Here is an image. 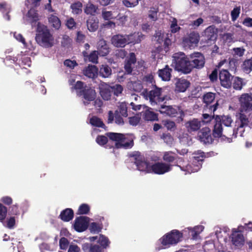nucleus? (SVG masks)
<instances>
[{"mask_svg": "<svg viewBox=\"0 0 252 252\" xmlns=\"http://www.w3.org/2000/svg\"><path fill=\"white\" fill-rule=\"evenodd\" d=\"M35 40L40 46L45 48L52 47L54 44V37L47 26L38 23Z\"/></svg>", "mask_w": 252, "mask_h": 252, "instance_id": "f257e3e1", "label": "nucleus"}, {"mask_svg": "<svg viewBox=\"0 0 252 252\" xmlns=\"http://www.w3.org/2000/svg\"><path fill=\"white\" fill-rule=\"evenodd\" d=\"M74 82V79L69 81V85L72 86L71 88L72 92L75 91L77 96L82 97L86 100L91 101L94 99V91L90 86L81 81H77L73 85Z\"/></svg>", "mask_w": 252, "mask_h": 252, "instance_id": "f03ea898", "label": "nucleus"}, {"mask_svg": "<svg viewBox=\"0 0 252 252\" xmlns=\"http://www.w3.org/2000/svg\"><path fill=\"white\" fill-rule=\"evenodd\" d=\"M173 62L176 70L188 74L191 71L190 61H189L184 53H176L173 55Z\"/></svg>", "mask_w": 252, "mask_h": 252, "instance_id": "7ed1b4c3", "label": "nucleus"}, {"mask_svg": "<svg viewBox=\"0 0 252 252\" xmlns=\"http://www.w3.org/2000/svg\"><path fill=\"white\" fill-rule=\"evenodd\" d=\"M182 237V234L177 230H173L161 237L159 242L161 246L157 249L158 250L164 249L170 247L171 245L176 244Z\"/></svg>", "mask_w": 252, "mask_h": 252, "instance_id": "20e7f679", "label": "nucleus"}, {"mask_svg": "<svg viewBox=\"0 0 252 252\" xmlns=\"http://www.w3.org/2000/svg\"><path fill=\"white\" fill-rule=\"evenodd\" d=\"M231 63V61L224 60L220 62L219 64V66L221 67L224 65L225 68L222 69L220 72V80L222 86L228 88L230 87L231 84V75L227 71V69Z\"/></svg>", "mask_w": 252, "mask_h": 252, "instance_id": "39448f33", "label": "nucleus"}, {"mask_svg": "<svg viewBox=\"0 0 252 252\" xmlns=\"http://www.w3.org/2000/svg\"><path fill=\"white\" fill-rule=\"evenodd\" d=\"M143 95L146 99L149 100L152 105H154L165 100V97L162 95V89L158 87H155L149 92H143Z\"/></svg>", "mask_w": 252, "mask_h": 252, "instance_id": "423d86ee", "label": "nucleus"}, {"mask_svg": "<svg viewBox=\"0 0 252 252\" xmlns=\"http://www.w3.org/2000/svg\"><path fill=\"white\" fill-rule=\"evenodd\" d=\"M240 104L239 111L249 113L252 111V94L244 93L238 97Z\"/></svg>", "mask_w": 252, "mask_h": 252, "instance_id": "0eeeda50", "label": "nucleus"}, {"mask_svg": "<svg viewBox=\"0 0 252 252\" xmlns=\"http://www.w3.org/2000/svg\"><path fill=\"white\" fill-rule=\"evenodd\" d=\"M204 155V153L198 151L194 153L192 157V161L191 165H188L186 166V170L189 172H195L198 171L201 167L202 162L203 160Z\"/></svg>", "mask_w": 252, "mask_h": 252, "instance_id": "6e6552de", "label": "nucleus"}, {"mask_svg": "<svg viewBox=\"0 0 252 252\" xmlns=\"http://www.w3.org/2000/svg\"><path fill=\"white\" fill-rule=\"evenodd\" d=\"M133 156L135 159V163L137 169L140 171L146 173H151V166L146 160L143 156L139 153H136Z\"/></svg>", "mask_w": 252, "mask_h": 252, "instance_id": "1a4fd4ad", "label": "nucleus"}, {"mask_svg": "<svg viewBox=\"0 0 252 252\" xmlns=\"http://www.w3.org/2000/svg\"><path fill=\"white\" fill-rule=\"evenodd\" d=\"M246 113H247L239 111L236 115L237 117L236 121L237 124V130L239 131L240 136H243V132L244 131L243 128L248 126L250 123V121Z\"/></svg>", "mask_w": 252, "mask_h": 252, "instance_id": "9d476101", "label": "nucleus"}, {"mask_svg": "<svg viewBox=\"0 0 252 252\" xmlns=\"http://www.w3.org/2000/svg\"><path fill=\"white\" fill-rule=\"evenodd\" d=\"M84 12L87 15H90V17L87 21V26L90 32L94 31V5L92 3H88L84 9Z\"/></svg>", "mask_w": 252, "mask_h": 252, "instance_id": "9b49d317", "label": "nucleus"}, {"mask_svg": "<svg viewBox=\"0 0 252 252\" xmlns=\"http://www.w3.org/2000/svg\"><path fill=\"white\" fill-rule=\"evenodd\" d=\"M224 134L222 133V127L221 124L217 123L214 126L213 130V135L215 137H220L221 136L226 137L227 136L235 135L238 134V132H236L234 129L229 128L228 129H225L223 131Z\"/></svg>", "mask_w": 252, "mask_h": 252, "instance_id": "f8f14e48", "label": "nucleus"}, {"mask_svg": "<svg viewBox=\"0 0 252 252\" xmlns=\"http://www.w3.org/2000/svg\"><path fill=\"white\" fill-rule=\"evenodd\" d=\"M199 35L194 32L190 33L188 36L185 37L182 42L183 46L186 48L191 49L196 47L199 42Z\"/></svg>", "mask_w": 252, "mask_h": 252, "instance_id": "ddd939ff", "label": "nucleus"}, {"mask_svg": "<svg viewBox=\"0 0 252 252\" xmlns=\"http://www.w3.org/2000/svg\"><path fill=\"white\" fill-rule=\"evenodd\" d=\"M89 220V218L86 216L77 217L74 220V229L79 232L85 231L88 227Z\"/></svg>", "mask_w": 252, "mask_h": 252, "instance_id": "4468645a", "label": "nucleus"}, {"mask_svg": "<svg viewBox=\"0 0 252 252\" xmlns=\"http://www.w3.org/2000/svg\"><path fill=\"white\" fill-rule=\"evenodd\" d=\"M190 63L191 70L193 68L200 69L205 64V59L202 54L200 53H194L190 55Z\"/></svg>", "mask_w": 252, "mask_h": 252, "instance_id": "2eb2a0df", "label": "nucleus"}, {"mask_svg": "<svg viewBox=\"0 0 252 252\" xmlns=\"http://www.w3.org/2000/svg\"><path fill=\"white\" fill-rule=\"evenodd\" d=\"M95 252H103V250L106 248L110 243L108 238L102 234L95 236Z\"/></svg>", "mask_w": 252, "mask_h": 252, "instance_id": "dca6fc26", "label": "nucleus"}, {"mask_svg": "<svg viewBox=\"0 0 252 252\" xmlns=\"http://www.w3.org/2000/svg\"><path fill=\"white\" fill-rule=\"evenodd\" d=\"M171 170V166L169 164L158 162L151 166V173L154 172L157 174H163Z\"/></svg>", "mask_w": 252, "mask_h": 252, "instance_id": "f3484780", "label": "nucleus"}, {"mask_svg": "<svg viewBox=\"0 0 252 252\" xmlns=\"http://www.w3.org/2000/svg\"><path fill=\"white\" fill-rule=\"evenodd\" d=\"M133 136L132 134H124L123 138L118 144V149L123 148L127 149L133 146Z\"/></svg>", "mask_w": 252, "mask_h": 252, "instance_id": "a211bd4d", "label": "nucleus"}, {"mask_svg": "<svg viewBox=\"0 0 252 252\" xmlns=\"http://www.w3.org/2000/svg\"><path fill=\"white\" fill-rule=\"evenodd\" d=\"M185 126L189 132L196 131L202 126V122L198 119H193L188 121L185 124Z\"/></svg>", "mask_w": 252, "mask_h": 252, "instance_id": "6ab92c4d", "label": "nucleus"}, {"mask_svg": "<svg viewBox=\"0 0 252 252\" xmlns=\"http://www.w3.org/2000/svg\"><path fill=\"white\" fill-rule=\"evenodd\" d=\"M232 242L235 246L240 247L242 246L245 242L243 234L240 231H236L235 229L232 230Z\"/></svg>", "mask_w": 252, "mask_h": 252, "instance_id": "aec40b11", "label": "nucleus"}, {"mask_svg": "<svg viewBox=\"0 0 252 252\" xmlns=\"http://www.w3.org/2000/svg\"><path fill=\"white\" fill-rule=\"evenodd\" d=\"M111 42L115 47H124L127 44L126 35H115L112 37Z\"/></svg>", "mask_w": 252, "mask_h": 252, "instance_id": "412c9836", "label": "nucleus"}, {"mask_svg": "<svg viewBox=\"0 0 252 252\" xmlns=\"http://www.w3.org/2000/svg\"><path fill=\"white\" fill-rule=\"evenodd\" d=\"M136 63V58L133 53H131L126 59L125 64V69L127 74L131 73Z\"/></svg>", "mask_w": 252, "mask_h": 252, "instance_id": "4be33fe9", "label": "nucleus"}, {"mask_svg": "<svg viewBox=\"0 0 252 252\" xmlns=\"http://www.w3.org/2000/svg\"><path fill=\"white\" fill-rule=\"evenodd\" d=\"M74 217L73 210L71 208H66L61 211L59 218L64 222L71 220Z\"/></svg>", "mask_w": 252, "mask_h": 252, "instance_id": "5701e85b", "label": "nucleus"}, {"mask_svg": "<svg viewBox=\"0 0 252 252\" xmlns=\"http://www.w3.org/2000/svg\"><path fill=\"white\" fill-rule=\"evenodd\" d=\"M127 44H136L140 42L144 39V35L141 32H134L126 35Z\"/></svg>", "mask_w": 252, "mask_h": 252, "instance_id": "b1692460", "label": "nucleus"}, {"mask_svg": "<svg viewBox=\"0 0 252 252\" xmlns=\"http://www.w3.org/2000/svg\"><path fill=\"white\" fill-rule=\"evenodd\" d=\"M97 54L101 56H105L109 53V48L103 39L100 40L97 43Z\"/></svg>", "mask_w": 252, "mask_h": 252, "instance_id": "393cba45", "label": "nucleus"}, {"mask_svg": "<svg viewBox=\"0 0 252 252\" xmlns=\"http://www.w3.org/2000/svg\"><path fill=\"white\" fill-rule=\"evenodd\" d=\"M189 82L185 79H178L176 82L175 90L179 92H184L189 87Z\"/></svg>", "mask_w": 252, "mask_h": 252, "instance_id": "a878e982", "label": "nucleus"}, {"mask_svg": "<svg viewBox=\"0 0 252 252\" xmlns=\"http://www.w3.org/2000/svg\"><path fill=\"white\" fill-rule=\"evenodd\" d=\"M99 93L102 97L105 100H108L111 96V88L105 83L101 84L99 86Z\"/></svg>", "mask_w": 252, "mask_h": 252, "instance_id": "bb28decb", "label": "nucleus"}, {"mask_svg": "<svg viewBox=\"0 0 252 252\" xmlns=\"http://www.w3.org/2000/svg\"><path fill=\"white\" fill-rule=\"evenodd\" d=\"M200 140L205 144L212 142V139L211 135V132L208 128H204L199 135Z\"/></svg>", "mask_w": 252, "mask_h": 252, "instance_id": "cd10ccee", "label": "nucleus"}, {"mask_svg": "<svg viewBox=\"0 0 252 252\" xmlns=\"http://www.w3.org/2000/svg\"><path fill=\"white\" fill-rule=\"evenodd\" d=\"M154 40L159 43L164 41V44L166 45H168L170 43V39L166 37V35H165V34L161 31L156 32Z\"/></svg>", "mask_w": 252, "mask_h": 252, "instance_id": "c85d7f7f", "label": "nucleus"}, {"mask_svg": "<svg viewBox=\"0 0 252 252\" xmlns=\"http://www.w3.org/2000/svg\"><path fill=\"white\" fill-rule=\"evenodd\" d=\"M159 112L162 114H165L169 116H174L177 113V109L171 106L162 105L161 106Z\"/></svg>", "mask_w": 252, "mask_h": 252, "instance_id": "c756f323", "label": "nucleus"}, {"mask_svg": "<svg viewBox=\"0 0 252 252\" xmlns=\"http://www.w3.org/2000/svg\"><path fill=\"white\" fill-rule=\"evenodd\" d=\"M171 69L167 65L165 68L158 71V75L163 81H169L171 77Z\"/></svg>", "mask_w": 252, "mask_h": 252, "instance_id": "7c9ffc66", "label": "nucleus"}, {"mask_svg": "<svg viewBox=\"0 0 252 252\" xmlns=\"http://www.w3.org/2000/svg\"><path fill=\"white\" fill-rule=\"evenodd\" d=\"M123 134L119 133L110 132L107 133L108 137L110 140L115 142V147L118 149V144H119L121 140L123 138Z\"/></svg>", "mask_w": 252, "mask_h": 252, "instance_id": "2f4dec72", "label": "nucleus"}, {"mask_svg": "<svg viewBox=\"0 0 252 252\" xmlns=\"http://www.w3.org/2000/svg\"><path fill=\"white\" fill-rule=\"evenodd\" d=\"M48 21L51 26L56 30H58L61 26V22L60 19L53 14H51L48 18Z\"/></svg>", "mask_w": 252, "mask_h": 252, "instance_id": "473e14b6", "label": "nucleus"}, {"mask_svg": "<svg viewBox=\"0 0 252 252\" xmlns=\"http://www.w3.org/2000/svg\"><path fill=\"white\" fill-rule=\"evenodd\" d=\"M128 89L135 92H140L142 90L143 86L140 81H129L127 85Z\"/></svg>", "mask_w": 252, "mask_h": 252, "instance_id": "72a5a7b5", "label": "nucleus"}, {"mask_svg": "<svg viewBox=\"0 0 252 252\" xmlns=\"http://www.w3.org/2000/svg\"><path fill=\"white\" fill-rule=\"evenodd\" d=\"M82 3L78 1L72 3L70 5V8L72 10V13L73 14L78 15L82 12Z\"/></svg>", "mask_w": 252, "mask_h": 252, "instance_id": "f704fd0d", "label": "nucleus"}, {"mask_svg": "<svg viewBox=\"0 0 252 252\" xmlns=\"http://www.w3.org/2000/svg\"><path fill=\"white\" fill-rule=\"evenodd\" d=\"M246 85V82H245L243 79L239 77H235L233 80V88L236 90H241L243 87Z\"/></svg>", "mask_w": 252, "mask_h": 252, "instance_id": "c9c22d12", "label": "nucleus"}, {"mask_svg": "<svg viewBox=\"0 0 252 252\" xmlns=\"http://www.w3.org/2000/svg\"><path fill=\"white\" fill-rule=\"evenodd\" d=\"M144 119L147 121H156L158 120L157 114L151 110L150 108H147L144 113Z\"/></svg>", "mask_w": 252, "mask_h": 252, "instance_id": "e433bc0d", "label": "nucleus"}, {"mask_svg": "<svg viewBox=\"0 0 252 252\" xmlns=\"http://www.w3.org/2000/svg\"><path fill=\"white\" fill-rule=\"evenodd\" d=\"M83 74L86 76L94 79V65H89L83 70Z\"/></svg>", "mask_w": 252, "mask_h": 252, "instance_id": "4c0bfd02", "label": "nucleus"}, {"mask_svg": "<svg viewBox=\"0 0 252 252\" xmlns=\"http://www.w3.org/2000/svg\"><path fill=\"white\" fill-rule=\"evenodd\" d=\"M118 110L116 111V114L117 115H121L124 117H127V107L126 104L125 102H121L119 105Z\"/></svg>", "mask_w": 252, "mask_h": 252, "instance_id": "58836bf2", "label": "nucleus"}, {"mask_svg": "<svg viewBox=\"0 0 252 252\" xmlns=\"http://www.w3.org/2000/svg\"><path fill=\"white\" fill-rule=\"evenodd\" d=\"M111 74V69L107 65H102L99 70V74L103 77H108Z\"/></svg>", "mask_w": 252, "mask_h": 252, "instance_id": "ea45409f", "label": "nucleus"}, {"mask_svg": "<svg viewBox=\"0 0 252 252\" xmlns=\"http://www.w3.org/2000/svg\"><path fill=\"white\" fill-rule=\"evenodd\" d=\"M166 52V50L163 49L161 47L158 46L156 49L153 52V56L155 58L162 59L163 56L165 55Z\"/></svg>", "mask_w": 252, "mask_h": 252, "instance_id": "a19ab883", "label": "nucleus"}, {"mask_svg": "<svg viewBox=\"0 0 252 252\" xmlns=\"http://www.w3.org/2000/svg\"><path fill=\"white\" fill-rule=\"evenodd\" d=\"M82 54L85 62L89 61L94 63V51H92L89 55L87 51H84Z\"/></svg>", "mask_w": 252, "mask_h": 252, "instance_id": "79ce46f5", "label": "nucleus"}, {"mask_svg": "<svg viewBox=\"0 0 252 252\" xmlns=\"http://www.w3.org/2000/svg\"><path fill=\"white\" fill-rule=\"evenodd\" d=\"M90 211V207L87 204H82L79 207L77 212V215H86L88 214Z\"/></svg>", "mask_w": 252, "mask_h": 252, "instance_id": "37998d69", "label": "nucleus"}, {"mask_svg": "<svg viewBox=\"0 0 252 252\" xmlns=\"http://www.w3.org/2000/svg\"><path fill=\"white\" fill-rule=\"evenodd\" d=\"M243 69L247 73H249L252 70V58L246 60L243 64Z\"/></svg>", "mask_w": 252, "mask_h": 252, "instance_id": "c03bdc74", "label": "nucleus"}, {"mask_svg": "<svg viewBox=\"0 0 252 252\" xmlns=\"http://www.w3.org/2000/svg\"><path fill=\"white\" fill-rule=\"evenodd\" d=\"M220 121L221 122V124H222L227 127L226 129L228 130L229 128H231L230 126L233 122V120L231 117L229 116H223L222 117Z\"/></svg>", "mask_w": 252, "mask_h": 252, "instance_id": "a18cd8bd", "label": "nucleus"}, {"mask_svg": "<svg viewBox=\"0 0 252 252\" xmlns=\"http://www.w3.org/2000/svg\"><path fill=\"white\" fill-rule=\"evenodd\" d=\"M7 214V208L0 203V222H3L5 220Z\"/></svg>", "mask_w": 252, "mask_h": 252, "instance_id": "49530a36", "label": "nucleus"}, {"mask_svg": "<svg viewBox=\"0 0 252 252\" xmlns=\"http://www.w3.org/2000/svg\"><path fill=\"white\" fill-rule=\"evenodd\" d=\"M189 229L190 230L193 238L195 239L196 236L203 231L204 227L202 226L199 225L196 226L193 228H190Z\"/></svg>", "mask_w": 252, "mask_h": 252, "instance_id": "de8ad7c7", "label": "nucleus"}, {"mask_svg": "<svg viewBox=\"0 0 252 252\" xmlns=\"http://www.w3.org/2000/svg\"><path fill=\"white\" fill-rule=\"evenodd\" d=\"M204 33L209 40H213L214 38H216L214 29L211 27H208L205 30Z\"/></svg>", "mask_w": 252, "mask_h": 252, "instance_id": "09e8293b", "label": "nucleus"}, {"mask_svg": "<svg viewBox=\"0 0 252 252\" xmlns=\"http://www.w3.org/2000/svg\"><path fill=\"white\" fill-rule=\"evenodd\" d=\"M215 94L213 93H208L204 95V102L207 104H210L215 99Z\"/></svg>", "mask_w": 252, "mask_h": 252, "instance_id": "8fccbe9b", "label": "nucleus"}, {"mask_svg": "<svg viewBox=\"0 0 252 252\" xmlns=\"http://www.w3.org/2000/svg\"><path fill=\"white\" fill-rule=\"evenodd\" d=\"M69 243V241L67 238L64 237H62L59 241V245L60 249L63 250H66L67 247H68Z\"/></svg>", "mask_w": 252, "mask_h": 252, "instance_id": "3c124183", "label": "nucleus"}, {"mask_svg": "<svg viewBox=\"0 0 252 252\" xmlns=\"http://www.w3.org/2000/svg\"><path fill=\"white\" fill-rule=\"evenodd\" d=\"M171 31L172 33H175L180 30V27L177 25V21L176 19L173 18L171 21L170 25Z\"/></svg>", "mask_w": 252, "mask_h": 252, "instance_id": "603ef678", "label": "nucleus"}, {"mask_svg": "<svg viewBox=\"0 0 252 252\" xmlns=\"http://www.w3.org/2000/svg\"><path fill=\"white\" fill-rule=\"evenodd\" d=\"M139 0H123V4L127 7H133L138 4Z\"/></svg>", "mask_w": 252, "mask_h": 252, "instance_id": "864d4df0", "label": "nucleus"}, {"mask_svg": "<svg viewBox=\"0 0 252 252\" xmlns=\"http://www.w3.org/2000/svg\"><path fill=\"white\" fill-rule=\"evenodd\" d=\"M9 212L12 215L17 216L20 214L18 205L16 204L11 206L9 208Z\"/></svg>", "mask_w": 252, "mask_h": 252, "instance_id": "5fc2aeb1", "label": "nucleus"}, {"mask_svg": "<svg viewBox=\"0 0 252 252\" xmlns=\"http://www.w3.org/2000/svg\"><path fill=\"white\" fill-rule=\"evenodd\" d=\"M82 249L85 252H94V245L90 243H85Z\"/></svg>", "mask_w": 252, "mask_h": 252, "instance_id": "6e6d98bb", "label": "nucleus"}, {"mask_svg": "<svg viewBox=\"0 0 252 252\" xmlns=\"http://www.w3.org/2000/svg\"><path fill=\"white\" fill-rule=\"evenodd\" d=\"M240 7H236L234 8L231 12V16L232 20L233 21H235L239 16L240 13Z\"/></svg>", "mask_w": 252, "mask_h": 252, "instance_id": "4d7b16f0", "label": "nucleus"}, {"mask_svg": "<svg viewBox=\"0 0 252 252\" xmlns=\"http://www.w3.org/2000/svg\"><path fill=\"white\" fill-rule=\"evenodd\" d=\"M111 89L114 92V94L116 95H118L121 94L123 90L122 86L118 84L113 86V87H111Z\"/></svg>", "mask_w": 252, "mask_h": 252, "instance_id": "13d9d810", "label": "nucleus"}, {"mask_svg": "<svg viewBox=\"0 0 252 252\" xmlns=\"http://www.w3.org/2000/svg\"><path fill=\"white\" fill-rule=\"evenodd\" d=\"M204 22V20L202 18H199L193 21L189 24V26L195 29L201 25Z\"/></svg>", "mask_w": 252, "mask_h": 252, "instance_id": "bf43d9fd", "label": "nucleus"}, {"mask_svg": "<svg viewBox=\"0 0 252 252\" xmlns=\"http://www.w3.org/2000/svg\"><path fill=\"white\" fill-rule=\"evenodd\" d=\"M162 123L168 130H172L175 128V124L173 121L164 120L162 122Z\"/></svg>", "mask_w": 252, "mask_h": 252, "instance_id": "052dcab7", "label": "nucleus"}, {"mask_svg": "<svg viewBox=\"0 0 252 252\" xmlns=\"http://www.w3.org/2000/svg\"><path fill=\"white\" fill-rule=\"evenodd\" d=\"M102 16L104 19L109 20L115 16L111 11L103 10L102 12Z\"/></svg>", "mask_w": 252, "mask_h": 252, "instance_id": "680f3d73", "label": "nucleus"}, {"mask_svg": "<svg viewBox=\"0 0 252 252\" xmlns=\"http://www.w3.org/2000/svg\"><path fill=\"white\" fill-rule=\"evenodd\" d=\"M15 225V219L14 217H10L7 220L6 227L9 229H12Z\"/></svg>", "mask_w": 252, "mask_h": 252, "instance_id": "e2e57ef3", "label": "nucleus"}, {"mask_svg": "<svg viewBox=\"0 0 252 252\" xmlns=\"http://www.w3.org/2000/svg\"><path fill=\"white\" fill-rule=\"evenodd\" d=\"M64 64L70 68H74L75 66L78 65V63L75 61H71L69 59L65 60L64 62Z\"/></svg>", "mask_w": 252, "mask_h": 252, "instance_id": "0e129e2a", "label": "nucleus"}, {"mask_svg": "<svg viewBox=\"0 0 252 252\" xmlns=\"http://www.w3.org/2000/svg\"><path fill=\"white\" fill-rule=\"evenodd\" d=\"M0 201L4 204L9 206L12 204V198L8 196H5L1 198Z\"/></svg>", "mask_w": 252, "mask_h": 252, "instance_id": "69168bd1", "label": "nucleus"}, {"mask_svg": "<svg viewBox=\"0 0 252 252\" xmlns=\"http://www.w3.org/2000/svg\"><path fill=\"white\" fill-rule=\"evenodd\" d=\"M140 118L138 116L129 118V123L132 126H136L140 122Z\"/></svg>", "mask_w": 252, "mask_h": 252, "instance_id": "338daca9", "label": "nucleus"}, {"mask_svg": "<svg viewBox=\"0 0 252 252\" xmlns=\"http://www.w3.org/2000/svg\"><path fill=\"white\" fill-rule=\"evenodd\" d=\"M76 25V23L72 18L68 19L66 21V25L69 29H73V28L75 27Z\"/></svg>", "mask_w": 252, "mask_h": 252, "instance_id": "774afa93", "label": "nucleus"}]
</instances>
